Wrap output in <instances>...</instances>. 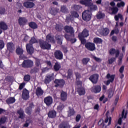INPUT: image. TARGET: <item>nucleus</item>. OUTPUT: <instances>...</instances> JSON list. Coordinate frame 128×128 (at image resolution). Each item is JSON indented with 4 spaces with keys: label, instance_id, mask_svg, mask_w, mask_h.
<instances>
[{
    "label": "nucleus",
    "instance_id": "nucleus-1",
    "mask_svg": "<svg viewBox=\"0 0 128 128\" xmlns=\"http://www.w3.org/2000/svg\"><path fill=\"white\" fill-rule=\"evenodd\" d=\"M80 4H84L86 6H90V10H96L98 6L96 5H92V0H82L80 1Z\"/></svg>",
    "mask_w": 128,
    "mask_h": 128
},
{
    "label": "nucleus",
    "instance_id": "nucleus-2",
    "mask_svg": "<svg viewBox=\"0 0 128 128\" xmlns=\"http://www.w3.org/2000/svg\"><path fill=\"white\" fill-rule=\"evenodd\" d=\"M88 31L86 30H84L82 33L79 34L78 38L82 44H84V43L86 42L84 38H88Z\"/></svg>",
    "mask_w": 128,
    "mask_h": 128
},
{
    "label": "nucleus",
    "instance_id": "nucleus-3",
    "mask_svg": "<svg viewBox=\"0 0 128 128\" xmlns=\"http://www.w3.org/2000/svg\"><path fill=\"white\" fill-rule=\"evenodd\" d=\"M82 17L84 20H90V18H92V12L90 10H86L82 13Z\"/></svg>",
    "mask_w": 128,
    "mask_h": 128
},
{
    "label": "nucleus",
    "instance_id": "nucleus-4",
    "mask_svg": "<svg viewBox=\"0 0 128 128\" xmlns=\"http://www.w3.org/2000/svg\"><path fill=\"white\" fill-rule=\"evenodd\" d=\"M85 47L88 50H90V52H94V50H96V44L92 42H88L85 44Z\"/></svg>",
    "mask_w": 128,
    "mask_h": 128
},
{
    "label": "nucleus",
    "instance_id": "nucleus-5",
    "mask_svg": "<svg viewBox=\"0 0 128 128\" xmlns=\"http://www.w3.org/2000/svg\"><path fill=\"white\" fill-rule=\"evenodd\" d=\"M23 68H31L34 66V62L31 60H25L22 64Z\"/></svg>",
    "mask_w": 128,
    "mask_h": 128
},
{
    "label": "nucleus",
    "instance_id": "nucleus-6",
    "mask_svg": "<svg viewBox=\"0 0 128 128\" xmlns=\"http://www.w3.org/2000/svg\"><path fill=\"white\" fill-rule=\"evenodd\" d=\"M106 78L108 80L104 82V84L106 86H108V84H110V82H114V75H110V74H108L106 75Z\"/></svg>",
    "mask_w": 128,
    "mask_h": 128
},
{
    "label": "nucleus",
    "instance_id": "nucleus-7",
    "mask_svg": "<svg viewBox=\"0 0 128 128\" xmlns=\"http://www.w3.org/2000/svg\"><path fill=\"white\" fill-rule=\"evenodd\" d=\"M40 46L43 50H50V44L44 41H40Z\"/></svg>",
    "mask_w": 128,
    "mask_h": 128
},
{
    "label": "nucleus",
    "instance_id": "nucleus-8",
    "mask_svg": "<svg viewBox=\"0 0 128 128\" xmlns=\"http://www.w3.org/2000/svg\"><path fill=\"white\" fill-rule=\"evenodd\" d=\"M28 98H30V92L26 89H24L22 94V98L26 100H28Z\"/></svg>",
    "mask_w": 128,
    "mask_h": 128
},
{
    "label": "nucleus",
    "instance_id": "nucleus-9",
    "mask_svg": "<svg viewBox=\"0 0 128 128\" xmlns=\"http://www.w3.org/2000/svg\"><path fill=\"white\" fill-rule=\"evenodd\" d=\"M98 32L102 36H108L110 33V30L108 28H101L98 30Z\"/></svg>",
    "mask_w": 128,
    "mask_h": 128
},
{
    "label": "nucleus",
    "instance_id": "nucleus-10",
    "mask_svg": "<svg viewBox=\"0 0 128 128\" xmlns=\"http://www.w3.org/2000/svg\"><path fill=\"white\" fill-rule=\"evenodd\" d=\"M52 80H54V74L47 75L45 78L44 82L46 84H50V82H52Z\"/></svg>",
    "mask_w": 128,
    "mask_h": 128
},
{
    "label": "nucleus",
    "instance_id": "nucleus-11",
    "mask_svg": "<svg viewBox=\"0 0 128 128\" xmlns=\"http://www.w3.org/2000/svg\"><path fill=\"white\" fill-rule=\"evenodd\" d=\"M44 102L48 106H50L52 104V98L50 96L46 97L44 98Z\"/></svg>",
    "mask_w": 128,
    "mask_h": 128
},
{
    "label": "nucleus",
    "instance_id": "nucleus-12",
    "mask_svg": "<svg viewBox=\"0 0 128 128\" xmlns=\"http://www.w3.org/2000/svg\"><path fill=\"white\" fill-rule=\"evenodd\" d=\"M26 48L27 52H28V54H34V48L32 47V44H27L26 45Z\"/></svg>",
    "mask_w": 128,
    "mask_h": 128
},
{
    "label": "nucleus",
    "instance_id": "nucleus-13",
    "mask_svg": "<svg viewBox=\"0 0 128 128\" xmlns=\"http://www.w3.org/2000/svg\"><path fill=\"white\" fill-rule=\"evenodd\" d=\"M64 30H66V32L70 34L72 36H74V30L72 28L66 26L64 28Z\"/></svg>",
    "mask_w": 128,
    "mask_h": 128
},
{
    "label": "nucleus",
    "instance_id": "nucleus-14",
    "mask_svg": "<svg viewBox=\"0 0 128 128\" xmlns=\"http://www.w3.org/2000/svg\"><path fill=\"white\" fill-rule=\"evenodd\" d=\"M54 84H56L55 86H64L66 82L64 80H56Z\"/></svg>",
    "mask_w": 128,
    "mask_h": 128
},
{
    "label": "nucleus",
    "instance_id": "nucleus-15",
    "mask_svg": "<svg viewBox=\"0 0 128 128\" xmlns=\"http://www.w3.org/2000/svg\"><path fill=\"white\" fill-rule=\"evenodd\" d=\"M18 22L20 26H24L28 22V19L26 18L20 17Z\"/></svg>",
    "mask_w": 128,
    "mask_h": 128
},
{
    "label": "nucleus",
    "instance_id": "nucleus-16",
    "mask_svg": "<svg viewBox=\"0 0 128 128\" xmlns=\"http://www.w3.org/2000/svg\"><path fill=\"white\" fill-rule=\"evenodd\" d=\"M90 80L93 84H96L98 80V74H94L90 76Z\"/></svg>",
    "mask_w": 128,
    "mask_h": 128
},
{
    "label": "nucleus",
    "instance_id": "nucleus-17",
    "mask_svg": "<svg viewBox=\"0 0 128 128\" xmlns=\"http://www.w3.org/2000/svg\"><path fill=\"white\" fill-rule=\"evenodd\" d=\"M24 6L26 8H32L34 6V4L32 2H26L24 3Z\"/></svg>",
    "mask_w": 128,
    "mask_h": 128
},
{
    "label": "nucleus",
    "instance_id": "nucleus-18",
    "mask_svg": "<svg viewBox=\"0 0 128 128\" xmlns=\"http://www.w3.org/2000/svg\"><path fill=\"white\" fill-rule=\"evenodd\" d=\"M54 56L58 60H62V53L60 50H56L54 52Z\"/></svg>",
    "mask_w": 128,
    "mask_h": 128
},
{
    "label": "nucleus",
    "instance_id": "nucleus-19",
    "mask_svg": "<svg viewBox=\"0 0 128 128\" xmlns=\"http://www.w3.org/2000/svg\"><path fill=\"white\" fill-rule=\"evenodd\" d=\"M100 90H102V88L100 86H94L92 88V92H95V94L100 92Z\"/></svg>",
    "mask_w": 128,
    "mask_h": 128
},
{
    "label": "nucleus",
    "instance_id": "nucleus-20",
    "mask_svg": "<svg viewBox=\"0 0 128 128\" xmlns=\"http://www.w3.org/2000/svg\"><path fill=\"white\" fill-rule=\"evenodd\" d=\"M48 118H54L56 116V112L55 110H52L49 112L48 114Z\"/></svg>",
    "mask_w": 128,
    "mask_h": 128
},
{
    "label": "nucleus",
    "instance_id": "nucleus-21",
    "mask_svg": "<svg viewBox=\"0 0 128 128\" xmlns=\"http://www.w3.org/2000/svg\"><path fill=\"white\" fill-rule=\"evenodd\" d=\"M0 28L3 30H8V25L4 22H0Z\"/></svg>",
    "mask_w": 128,
    "mask_h": 128
},
{
    "label": "nucleus",
    "instance_id": "nucleus-22",
    "mask_svg": "<svg viewBox=\"0 0 128 128\" xmlns=\"http://www.w3.org/2000/svg\"><path fill=\"white\" fill-rule=\"evenodd\" d=\"M46 42L54 44V37L52 36L49 34L46 36Z\"/></svg>",
    "mask_w": 128,
    "mask_h": 128
},
{
    "label": "nucleus",
    "instance_id": "nucleus-23",
    "mask_svg": "<svg viewBox=\"0 0 128 128\" xmlns=\"http://www.w3.org/2000/svg\"><path fill=\"white\" fill-rule=\"evenodd\" d=\"M73 36H69L68 35L66 34H65V38L67 40H70L72 44H74V42H76V38H73V39H70V38H72Z\"/></svg>",
    "mask_w": 128,
    "mask_h": 128
},
{
    "label": "nucleus",
    "instance_id": "nucleus-24",
    "mask_svg": "<svg viewBox=\"0 0 128 128\" xmlns=\"http://www.w3.org/2000/svg\"><path fill=\"white\" fill-rule=\"evenodd\" d=\"M110 54H116V58L120 54V51L118 50H116L114 48H112L110 50Z\"/></svg>",
    "mask_w": 128,
    "mask_h": 128
},
{
    "label": "nucleus",
    "instance_id": "nucleus-25",
    "mask_svg": "<svg viewBox=\"0 0 128 128\" xmlns=\"http://www.w3.org/2000/svg\"><path fill=\"white\" fill-rule=\"evenodd\" d=\"M44 94V91L40 88H38L36 90V94L38 96H40Z\"/></svg>",
    "mask_w": 128,
    "mask_h": 128
},
{
    "label": "nucleus",
    "instance_id": "nucleus-26",
    "mask_svg": "<svg viewBox=\"0 0 128 128\" xmlns=\"http://www.w3.org/2000/svg\"><path fill=\"white\" fill-rule=\"evenodd\" d=\"M67 96H68V94H66V92H61L60 98H61L62 100H64V101L66 100Z\"/></svg>",
    "mask_w": 128,
    "mask_h": 128
},
{
    "label": "nucleus",
    "instance_id": "nucleus-27",
    "mask_svg": "<svg viewBox=\"0 0 128 128\" xmlns=\"http://www.w3.org/2000/svg\"><path fill=\"white\" fill-rule=\"evenodd\" d=\"M78 92L80 96H84L86 94V90L84 88H79Z\"/></svg>",
    "mask_w": 128,
    "mask_h": 128
},
{
    "label": "nucleus",
    "instance_id": "nucleus-28",
    "mask_svg": "<svg viewBox=\"0 0 128 128\" xmlns=\"http://www.w3.org/2000/svg\"><path fill=\"white\" fill-rule=\"evenodd\" d=\"M6 102L8 104H14L16 102V99L14 97L9 98Z\"/></svg>",
    "mask_w": 128,
    "mask_h": 128
},
{
    "label": "nucleus",
    "instance_id": "nucleus-29",
    "mask_svg": "<svg viewBox=\"0 0 128 128\" xmlns=\"http://www.w3.org/2000/svg\"><path fill=\"white\" fill-rule=\"evenodd\" d=\"M34 108V104H30L29 108H27L26 110V112L28 114H32V108Z\"/></svg>",
    "mask_w": 128,
    "mask_h": 128
},
{
    "label": "nucleus",
    "instance_id": "nucleus-30",
    "mask_svg": "<svg viewBox=\"0 0 128 128\" xmlns=\"http://www.w3.org/2000/svg\"><path fill=\"white\" fill-rule=\"evenodd\" d=\"M17 112L19 114V118H24V114L22 110L20 109Z\"/></svg>",
    "mask_w": 128,
    "mask_h": 128
},
{
    "label": "nucleus",
    "instance_id": "nucleus-31",
    "mask_svg": "<svg viewBox=\"0 0 128 128\" xmlns=\"http://www.w3.org/2000/svg\"><path fill=\"white\" fill-rule=\"evenodd\" d=\"M28 24L29 26H30L31 28H33L34 30L38 28V25L34 22H30V23H29Z\"/></svg>",
    "mask_w": 128,
    "mask_h": 128
},
{
    "label": "nucleus",
    "instance_id": "nucleus-32",
    "mask_svg": "<svg viewBox=\"0 0 128 128\" xmlns=\"http://www.w3.org/2000/svg\"><path fill=\"white\" fill-rule=\"evenodd\" d=\"M24 53V50L20 48H18L16 50V54L19 56H22Z\"/></svg>",
    "mask_w": 128,
    "mask_h": 128
},
{
    "label": "nucleus",
    "instance_id": "nucleus-33",
    "mask_svg": "<svg viewBox=\"0 0 128 128\" xmlns=\"http://www.w3.org/2000/svg\"><path fill=\"white\" fill-rule=\"evenodd\" d=\"M114 88H110L108 91V97L110 98L114 96Z\"/></svg>",
    "mask_w": 128,
    "mask_h": 128
},
{
    "label": "nucleus",
    "instance_id": "nucleus-34",
    "mask_svg": "<svg viewBox=\"0 0 128 128\" xmlns=\"http://www.w3.org/2000/svg\"><path fill=\"white\" fill-rule=\"evenodd\" d=\"M60 64L58 62H56L54 66V70L56 72H58V70H60Z\"/></svg>",
    "mask_w": 128,
    "mask_h": 128
},
{
    "label": "nucleus",
    "instance_id": "nucleus-35",
    "mask_svg": "<svg viewBox=\"0 0 128 128\" xmlns=\"http://www.w3.org/2000/svg\"><path fill=\"white\" fill-rule=\"evenodd\" d=\"M108 112H107L106 114V118L105 120V122L106 124L108 122V126H110V122H112V118L110 117L108 118Z\"/></svg>",
    "mask_w": 128,
    "mask_h": 128
},
{
    "label": "nucleus",
    "instance_id": "nucleus-36",
    "mask_svg": "<svg viewBox=\"0 0 128 128\" xmlns=\"http://www.w3.org/2000/svg\"><path fill=\"white\" fill-rule=\"evenodd\" d=\"M102 42V39L98 38H94V42L95 44H100Z\"/></svg>",
    "mask_w": 128,
    "mask_h": 128
},
{
    "label": "nucleus",
    "instance_id": "nucleus-37",
    "mask_svg": "<svg viewBox=\"0 0 128 128\" xmlns=\"http://www.w3.org/2000/svg\"><path fill=\"white\" fill-rule=\"evenodd\" d=\"M74 114V109H70L68 111V116H72Z\"/></svg>",
    "mask_w": 128,
    "mask_h": 128
},
{
    "label": "nucleus",
    "instance_id": "nucleus-38",
    "mask_svg": "<svg viewBox=\"0 0 128 128\" xmlns=\"http://www.w3.org/2000/svg\"><path fill=\"white\" fill-rule=\"evenodd\" d=\"M111 10L112 12V14H116V12H118V8H116V7L112 8Z\"/></svg>",
    "mask_w": 128,
    "mask_h": 128
},
{
    "label": "nucleus",
    "instance_id": "nucleus-39",
    "mask_svg": "<svg viewBox=\"0 0 128 128\" xmlns=\"http://www.w3.org/2000/svg\"><path fill=\"white\" fill-rule=\"evenodd\" d=\"M118 18H120V20H123L122 16L120 14H118V15H116L114 16L115 20H118Z\"/></svg>",
    "mask_w": 128,
    "mask_h": 128
},
{
    "label": "nucleus",
    "instance_id": "nucleus-40",
    "mask_svg": "<svg viewBox=\"0 0 128 128\" xmlns=\"http://www.w3.org/2000/svg\"><path fill=\"white\" fill-rule=\"evenodd\" d=\"M7 47L8 50H12V48H14V44L12 42L8 43Z\"/></svg>",
    "mask_w": 128,
    "mask_h": 128
},
{
    "label": "nucleus",
    "instance_id": "nucleus-41",
    "mask_svg": "<svg viewBox=\"0 0 128 128\" xmlns=\"http://www.w3.org/2000/svg\"><path fill=\"white\" fill-rule=\"evenodd\" d=\"M56 40H58V42L59 44H62V38L60 36H56Z\"/></svg>",
    "mask_w": 128,
    "mask_h": 128
},
{
    "label": "nucleus",
    "instance_id": "nucleus-42",
    "mask_svg": "<svg viewBox=\"0 0 128 128\" xmlns=\"http://www.w3.org/2000/svg\"><path fill=\"white\" fill-rule=\"evenodd\" d=\"M90 62V58H84L82 60L83 64H86Z\"/></svg>",
    "mask_w": 128,
    "mask_h": 128
},
{
    "label": "nucleus",
    "instance_id": "nucleus-43",
    "mask_svg": "<svg viewBox=\"0 0 128 128\" xmlns=\"http://www.w3.org/2000/svg\"><path fill=\"white\" fill-rule=\"evenodd\" d=\"M126 114H128V112H126L124 114V110L122 112V118H126Z\"/></svg>",
    "mask_w": 128,
    "mask_h": 128
},
{
    "label": "nucleus",
    "instance_id": "nucleus-44",
    "mask_svg": "<svg viewBox=\"0 0 128 128\" xmlns=\"http://www.w3.org/2000/svg\"><path fill=\"white\" fill-rule=\"evenodd\" d=\"M4 48V42L2 40H0V50H2Z\"/></svg>",
    "mask_w": 128,
    "mask_h": 128
},
{
    "label": "nucleus",
    "instance_id": "nucleus-45",
    "mask_svg": "<svg viewBox=\"0 0 128 128\" xmlns=\"http://www.w3.org/2000/svg\"><path fill=\"white\" fill-rule=\"evenodd\" d=\"M92 58H93V59L96 62H102V59H100V58L96 57V56H92Z\"/></svg>",
    "mask_w": 128,
    "mask_h": 128
},
{
    "label": "nucleus",
    "instance_id": "nucleus-46",
    "mask_svg": "<svg viewBox=\"0 0 128 128\" xmlns=\"http://www.w3.org/2000/svg\"><path fill=\"white\" fill-rule=\"evenodd\" d=\"M36 42H38V40L36 39L34 37H32L30 40V44H36Z\"/></svg>",
    "mask_w": 128,
    "mask_h": 128
},
{
    "label": "nucleus",
    "instance_id": "nucleus-47",
    "mask_svg": "<svg viewBox=\"0 0 128 128\" xmlns=\"http://www.w3.org/2000/svg\"><path fill=\"white\" fill-rule=\"evenodd\" d=\"M6 118L5 117H3L0 118V124H4L6 122Z\"/></svg>",
    "mask_w": 128,
    "mask_h": 128
},
{
    "label": "nucleus",
    "instance_id": "nucleus-48",
    "mask_svg": "<svg viewBox=\"0 0 128 128\" xmlns=\"http://www.w3.org/2000/svg\"><path fill=\"white\" fill-rule=\"evenodd\" d=\"M104 14L102 13H100L97 15V18L99 20L100 18H104Z\"/></svg>",
    "mask_w": 128,
    "mask_h": 128
},
{
    "label": "nucleus",
    "instance_id": "nucleus-49",
    "mask_svg": "<svg viewBox=\"0 0 128 128\" xmlns=\"http://www.w3.org/2000/svg\"><path fill=\"white\" fill-rule=\"evenodd\" d=\"M30 80V76L29 75H26L24 76V80H25V82H28Z\"/></svg>",
    "mask_w": 128,
    "mask_h": 128
},
{
    "label": "nucleus",
    "instance_id": "nucleus-50",
    "mask_svg": "<svg viewBox=\"0 0 128 128\" xmlns=\"http://www.w3.org/2000/svg\"><path fill=\"white\" fill-rule=\"evenodd\" d=\"M118 8H120V6H124V2H122L120 3L117 4Z\"/></svg>",
    "mask_w": 128,
    "mask_h": 128
},
{
    "label": "nucleus",
    "instance_id": "nucleus-51",
    "mask_svg": "<svg viewBox=\"0 0 128 128\" xmlns=\"http://www.w3.org/2000/svg\"><path fill=\"white\" fill-rule=\"evenodd\" d=\"M64 108V105L62 104H60L59 106H58V110H62Z\"/></svg>",
    "mask_w": 128,
    "mask_h": 128
},
{
    "label": "nucleus",
    "instance_id": "nucleus-52",
    "mask_svg": "<svg viewBox=\"0 0 128 128\" xmlns=\"http://www.w3.org/2000/svg\"><path fill=\"white\" fill-rule=\"evenodd\" d=\"M118 34V29H116L115 30H112L111 32H110V35L112 36L114 34Z\"/></svg>",
    "mask_w": 128,
    "mask_h": 128
},
{
    "label": "nucleus",
    "instance_id": "nucleus-53",
    "mask_svg": "<svg viewBox=\"0 0 128 128\" xmlns=\"http://www.w3.org/2000/svg\"><path fill=\"white\" fill-rule=\"evenodd\" d=\"M124 66H122L119 69L120 74H122V72H124Z\"/></svg>",
    "mask_w": 128,
    "mask_h": 128
},
{
    "label": "nucleus",
    "instance_id": "nucleus-54",
    "mask_svg": "<svg viewBox=\"0 0 128 128\" xmlns=\"http://www.w3.org/2000/svg\"><path fill=\"white\" fill-rule=\"evenodd\" d=\"M61 12H66V8L64 6H61Z\"/></svg>",
    "mask_w": 128,
    "mask_h": 128
},
{
    "label": "nucleus",
    "instance_id": "nucleus-55",
    "mask_svg": "<svg viewBox=\"0 0 128 128\" xmlns=\"http://www.w3.org/2000/svg\"><path fill=\"white\" fill-rule=\"evenodd\" d=\"M72 15L74 18H78V14L76 12H73L72 13Z\"/></svg>",
    "mask_w": 128,
    "mask_h": 128
},
{
    "label": "nucleus",
    "instance_id": "nucleus-56",
    "mask_svg": "<svg viewBox=\"0 0 128 128\" xmlns=\"http://www.w3.org/2000/svg\"><path fill=\"white\" fill-rule=\"evenodd\" d=\"M24 86H26V84H24V82H22V84H21L19 86V89L20 90H22V88H24Z\"/></svg>",
    "mask_w": 128,
    "mask_h": 128
},
{
    "label": "nucleus",
    "instance_id": "nucleus-57",
    "mask_svg": "<svg viewBox=\"0 0 128 128\" xmlns=\"http://www.w3.org/2000/svg\"><path fill=\"white\" fill-rule=\"evenodd\" d=\"M80 118H81L80 115V114L77 115L76 118V122H80Z\"/></svg>",
    "mask_w": 128,
    "mask_h": 128
},
{
    "label": "nucleus",
    "instance_id": "nucleus-58",
    "mask_svg": "<svg viewBox=\"0 0 128 128\" xmlns=\"http://www.w3.org/2000/svg\"><path fill=\"white\" fill-rule=\"evenodd\" d=\"M114 60H116L115 58H111L108 60L109 64H112Z\"/></svg>",
    "mask_w": 128,
    "mask_h": 128
},
{
    "label": "nucleus",
    "instance_id": "nucleus-59",
    "mask_svg": "<svg viewBox=\"0 0 128 128\" xmlns=\"http://www.w3.org/2000/svg\"><path fill=\"white\" fill-rule=\"evenodd\" d=\"M36 66H40V60H36Z\"/></svg>",
    "mask_w": 128,
    "mask_h": 128
},
{
    "label": "nucleus",
    "instance_id": "nucleus-60",
    "mask_svg": "<svg viewBox=\"0 0 128 128\" xmlns=\"http://www.w3.org/2000/svg\"><path fill=\"white\" fill-rule=\"evenodd\" d=\"M4 12H6V10H4V9H2V10H0V14H4Z\"/></svg>",
    "mask_w": 128,
    "mask_h": 128
},
{
    "label": "nucleus",
    "instance_id": "nucleus-61",
    "mask_svg": "<svg viewBox=\"0 0 128 128\" xmlns=\"http://www.w3.org/2000/svg\"><path fill=\"white\" fill-rule=\"evenodd\" d=\"M64 128H70V126L68 124H66L63 126Z\"/></svg>",
    "mask_w": 128,
    "mask_h": 128
},
{
    "label": "nucleus",
    "instance_id": "nucleus-62",
    "mask_svg": "<svg viewBox=\"0 0 128 128\" xmlns=\"http://www.w3.org/2000/svg\"><path fill=\"white\" fill-rule=\"evenodd\" d=\"M98 108H100L98 104H96L94 106V110H98Z\"/></svg>",
    "mask_w": 128,
    "mask_h": 128
},
{
    "label": "nucleus",
    "instance_id": "nucleus-63",
    "mask_svg": "<svg viewBox=\"0 0 128 128\" xmlns=\"http://www.w3.org/2000/svg\"><path fill=\"white\" fill-rule=\"evenodd\" d=\"M104 95H102V96L100 98V102H102V100H104Z\"/></svg>",
    "mask_w": 128,
    "mask_h": 128
},
{
    "label": "nucleus",
    "instance_id": "nucleus-64",
    "mask_svg": "<svg viewBox=\"0 0 128 128\" xmlns=\"http://www.w3.org/2000/svg\"><path fill=\"white\" fill-rule=\"evenodd\" d=\"M118 97L116 98L114 100V104L116 105L118 104Z\"/></svg>",
    "mask_w": 128,
    "mask_h": 128
}]
</instances>
